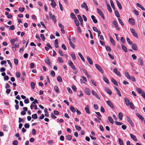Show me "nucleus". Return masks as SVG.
Returning <instances> with one entry per match:
<instances>
[{"label": "nucleus", "mask_w": 145, "mask_h": 145, "mask_svg": "<svg viewBox=\"0 0 145 145\" xmlns=\"http://www.w3.org/2000/svg\"><path fill=\"white\" fill-rule=\"evenodd\" d=\"M34 101L32 103V104L30 106L31 109L32 110L33 109V106H34V109L36 110L37 109V106L36 105H33V104H35L36 103H38V101L37 99H35L34 100Z\"/></svg>", "instance_id": "obj_1"}, {"label": "nucleus", "mask_w": 145, "mask_h": 145, "mask_svg": "<svg viewBox=\"0 0 145 145\" xmlns=\"http://www.w3.org/2000/svg\"><path fill=\"white\" fill-rule=\"evenodd\" d=\"M44 61L45 63L48 64L49 66H50L52 65V63L49 58L47 56H46V58L44 59Z\"/></svg>", "instance_id": "obj_2"}, {"label": "nucleus", "mask_w": 145, "mask_h": 145, "mask_svg": "<svg viewBox=\"0 0 145 145\" xmlns=\"http://www.w3.org/2000/svg\"><path fill=\"white\" fill-rule=\"evenodd\" d=\"M95 66L96 68L102 74H103L104 71L103 69L101 67L99 66V65L96 64H95Z\"/></svg>", "instance_id": "obj_3"}, {"label": "nucleus", "mask_w": 145, "mask_h": 145, "mask_svg": "<svg viewBox=\"0 0 145 145\" xmlns=\"http://www.w3.org/2000/svg\"><path fill=\"white\" fill-rule=\"evenodd\" d=\"M81 7L82 8H85L86 10L88 11L89 10L85 2H84L82 4H81Z\"/></svg>", "instance_id": "obj_4"}, {"label": "nucleus", "mask_w": 145, "mask_h": 145, "mask_svg": "<svg viewBox=\"0 0 145 145\" xmlns=\"http://www.w3.org/2000/svg\"><path fill=\"white\" fill-rule=\"evenodd\" d=\"M114 72L119 77H121V76L120 72L118 71L117 68H115L113 70Z\"/></svg>", "instance_id": "obj_5"}, {"label": "nucleus", "mask_w": 145, "mask_h": 145, "mask_svg": "<svg viewBox=\"0 0 145 145\" xmlns=\"http://www.w3.org/2000/svg\"><path fill=\"white\" fill-rule=\"evenodd\" d=\"M69 63L70 66L71 67L72 69L74 70L76 69V68L75 67L73 63L71 61H69Z\"/></svg>", "instance_id": "obj_6"}, {"label": "nucleus", "mask_w": 145, "mask_h": 145, "mask_svg": "<svg viewBox=\"0 0 145 145\" xmlns=\"http://www.w3.org/2000/svg\"><path fill=\"white\" fill-rule=\"evenodd\" d=\"M131 32L132 33V34L136 37H138V35L137 33L136 32L135 30L131 28L130 29Z\"/></svg>", "instance_id": "obj_7"}, {"label": "nucleus", "mask_w": 145, "mask_h": 145, "mask_svg": "<svg viewBox=\"0 0 145 145\" xmlns=\"http://www.w3.org/2000/svg\"><path fill=\"white\" fill-rule=\"evenodd\" d=\"M106 103L111 108H114V106L112 103V102L109 101L108 100L106 101Z\"/></svg>", "instance_id": "obj_8"}, {"label": "nucleus", "mask_w": 145, "mask_h": 145, "mask_svg": "<svg viewBox=\"0 0 145 145\" xmlns=\"http://www.w3.org/2000/svg\"><path fill=\"white\" fill-rule=\"evenodd\" d=\"M97 12L101 16L103 19H105V17L99 8H97Z\"/></svg>", "instance_id": "obj_9"}, {"label": "nucleus", "mask_w": 145, "mask_h": 145, "mask_svg": "<svg viewBox=\"0 0 145 145\" xmlns=\"http://www.w3.org/2000/svg\"><path fill=\"white\" fill-rule=\"evenodd\" d=\"M129 23L132 25H134L135 24V21L133 18H130L129 19Z\"/></svg>", "instance_id": "obj_10"}, {"label": "nucleus", "mask_w": 145, "mask_h": 145, "mask_svg": "<svg viewBox=\"0 0 145 145\" xmlns=\"http://www.w3.org/2000/svg\"><path fill=\"white\" fill-rule=\"evenodd\" d=\"M91 93L93 95L95 96L98 99H100L99 97L98 94H97V92H95V91H94L93 90H92L91 91Z\"/></svg>", "instance_id": "obj_11"}, {"label": "nucleus", "mask_w": 145, "mask_h": 145, "mask_svg": "<svg viewBox=\"0 0 145 145\" xmlns=\"http://www.w3.org/2000/svg\"><path fill=\"white\" fill-rule=\"evenodd\" d=\"M114 89L116 91L117 93L120 97L121 96V92L118 89L116 86L114 87Z\"/></svg>", "instance_id": "obj_12"}, {"label": "nucleus", "mask_w": 145, "mask_h": 145, "mask_svg": "<svg viewBox=\"0 0 145 145\" xmlns=\"http://www.w3.org/2000/svg\"><path fill=\"white\" fill-rule=\"evenodd\" d=\"M132 48L133 50H137L138 49V47L136 44H132Z\"/></svg>", "instance_id": "obj_13"}, {"label": "nucleus", "mask_w": 145, "mask_h": 145, "mask_svg": "<svg viewBox=\"0 0 145 145\" xmlns=\"http://www.w3.org/2000/svg\"><path fill=\"white\" fill-rule=\"evenodd\" d=\"M105 89L106 91L108 94L110 95H111L112 94V91L109 88L106 87Z\"/></svg>", "instance_id": "obj_14"}, {"label": "nucleus", "mask_w": 145, "mask_h": 145, "mask_svg": "<svg viewBox=\"0 0 145 145\" xmlns=\"http://www.w3.org/2000/svg\"><path fill=\"white\" fill-rule=\"evenodd\" d=\"M136 115L140 120L142 121L144 120V117L140 114L138 113H137L136 114Z\"/></svg>", "instance_id": "obj_15"}, {"label": "nucleus", "mask_w": 145, "mask_h": 145, "mask_svg": "<svg viewBox=\"0 0 145 145\" xmlns=\"http://www.w3.org/2000/svg\"><path fill=\"white\" fill-rule=\"evenodd\" d=\"M85 92L86 94L88 95H89L90 94V91L88 88H86L85 89Z\"/></svg>", "instance_id": "obj_16"}, {"label": "nucleus", "mask_w": 145, "mask_h": 145, "mask_svg": "<svg viewBox=\"0 0 145 145\" xmlns=\"http://www.w3.org/2000/svg\"><path fill=\"white\" fill-rule=\"evenodd\" d=\"M130 137L131 138L133 139L135 141H137V137L135 135H133L132 134H131L130 135Z\"/></svg>", "instance_id": "obj_17"}, {"label": "nucleus", "mask_w": 145, "mask_h": 145, "mask_svg": "<svg viewBox=\"0 0 145 145\" xmlns=\"http://www.w3.org/2000/svg\"><path fill=\"white\" fill-rule=\"evenodd\" d=\"M109 38L110 42H111L112 44L114 46L115 45V41L113 38L111 36Z\"/></svg>", "instance_id": "obj_18"}, {"label": "nucleus", "mask_w": 145, "mask_h": 145, "mask_svg": "<svg viewBox=\"0 0 145 145\" xmlns=\"http://www.w3.org/2000/svg\"><path fill=\"white\" fill-rule=\"evenodd\" d=\"M87 59L89 63L91 65H93V62L92 60L88 56L87 57Z\"/></svg>", "instance_id": "obj_19"}, {"label": "nucleus", "mask_w": 145, "mask_h": 145, "mask_svg": "<svg viewBox=\"0 0 145 145\" xmlns=\"http://www.w3.org/2000/svg\"><path fill=\"white\" fill-rule=\"evenodd\" d=\"M91 18L93 20V22L95 23H97V21L96 19H95V17L93 15L91 16Z\"/></svg>", "instance_id": "obj_20"}, {"label": "nucleus", "mask_w": 145, "mask_h": 145, "mask_svg": "<svg viewBox=\"0 0 145 145\" xmlns=\"http://www.w3.org/2000/svg\"><path fill=\"white\" fill-rule=\"evenodd\" d=\"M121 47L123 50L125 52H127V50L126 46L123 45H121Z\"/></svg>", "instance_id": "obj_21"}, {"label": "nucleus", "mask_w": 145, "mask_h": 145, "mask_svg": "<svg viewBox=\"0 0 145 145\" xmlns=\"http://www.w3.org/2000/svg\"><path fill=\"white\" fill-rule=\"evenodd\" d=\"M137 5L138 7L140 8L142 10H145V8L140 4L139 3H137Z\"/></svg>", "instance_id": "obj_22"}, {"label": "nucleus", "mask_w": 145, "mask_h": 145, "mask_svg": "<svg viewBox=\"0 0 145 145\" xmlns=\"http://www.w3.org/2000/svg\"><path fill=\"white\" fill-rule=\"evenodd\" d=\"M125 100L126 105L127 106H129L130 103L129 100L126 99V98H125Z\"/></svg>", "instance_id": "obj_23"}, {"label": "nucleus", "mask_w": 145, "mask_h": 145, "mask_svg": "<svg viewBox=\"0 0 145 145\" xmlns=\"http://www.w3.org/2000/svg\"><path fill=\"white\" fill-rule=\"evenodd\" d=\"M116 3L117 5V6H118V8H119L120 10L122 9V7L121 6V5L120 3L118 1V0H116Z\"/></svg>", "instance_id": "obj_24"}, {"label": "nucleus", "mask_w": 145, "mask_h": 145, "mask_svg": "<svg viewBox=\"0 0 145 145\" xmlns=\"http://www.w3.org/2000/svg\"><path fill=\"white\" fill-rule=\"evenodd\" d=\"M103 79L105 82L107 84H109V81L108 79L105 76H103Z\"/></svg>", "instance_id": "obj_25"}, {"label": "nucleus", "mask_w": 145, "mask_h": 145, "mask_svg": "<svg viewBox=\"0 0 145 145\" xmlns=\"http://www.w3.org/2000/svg\"><path fill=\"white\" fill-rule=\"evenodd\" d=\"M71 17L73 19H76V17L75 16L74 14L73 13H71L70 14Z\"/></svg>", "instance_id": "obj_26"}, {"label": "nucleus", "mask_w": 145, "mask_h": 145, "mask_svg": "<svg viewBox=\"0 0 145 145\" xmlns=\"http://www.w3.org/2000/svg\"><path fill=\"white\" fill-rule=\"evenodd\" d=\"M111 5L114 10H115V7L113 2L112 0H110Z\"/></svg>", "instance_id": "obj_27"}, {"label": "nucleus", "mask_w": 145, "mask_h": 145, "mask_svg": "<svg viewBox=\"0 0 145 145\" xmlns=\"http://www.w3.org/2000/svg\"><path fill=\"white\" fill-rule=\"evenodd\" d=\"M78 55L80 57L81 59L84 62H85V59H84V57H83L82 55L81 54V53L79 52L78 53Z\"/></svg>", "instance_id": "obj_28"}, {"label": "nucleus", "mask_w": 145, "mask_h": 145, "mask_svg": "<svg viewBox=\"0 0 145 145\" xmlns=\"http://www.w3.org/2000/svg\"><path fill=\"white\" fill-rule=\"evenodd\" d=\"M51 5L52 7L55 8L56 6V3L54 1H52Z\"/></svg>", "instance_id": "obj_29"}, {"label": "nucleus", "mask_w": 145, "mask_h": 145, "mask_svg": "<svg viewBox=\"0 0 145 145\" xmlns=\"http://www.w3.org/2000/svg\"><path fill=\"white\" fill-rule=\"evenodd\" d=\"M113 24L114 25L115 27H117L118 26V25L117 24V23L116 20H114L113 21Z\"/></svg>", "instance_id": "obj_30"}, {"label": "nucleus", "mask_w": 145, "mask_h": 145, "mask_svg": "<svg viewBox=\"0 0 145 145\" xmlns=\"http://www.w3.org/2000/svg\"><path fill=\"white\" fill-rule=\"evenodd\" d=\"M107 9L108 10V11L110 13H111L112 12V10L110 5L109 4H107Z\"/></svg>", "instance_id": "obj_31"}, {"label": "nucleus", "mask_w": 145, "mask_h": 145, "mask_svg": "<svg viewBox=\"0 0 145 145\" xmlns=\"http://www.w3.org/2000/svg\"><path fill=\"white\" fill-rule=\"evenodd\" d=\"M111 81L116 86H118V84L116 80L114 79H112Z\"/></svg>", "instance_id": "obj_32"}, {"label": "nucleus", "mask_w": 145, "mask_h": 145, "mask_svg": "<svg viewBox=\"0 0 145 145\" xmlns=\"http://www.w3.org/2000/svg\"><path fill=\"white\" fill-rule=\"evenodd\" d=\"M125 76L129 80H131V77L128 72H125Z\"/></svg>", "instance_id": "obj_33"}, {"label": "nucleus", "mask_w": 145, "mask_h": 145, "mask_svg": "<svg viewBox=\"0 0 145 145\" xmlns=\"http://www.w3.org/2000/svg\"><path fill=\"white\" fill-rule=\"evenodd\" d=\"M119 143L120 145H123V140L120 138H118Z\"/></svg>", "instance_id": "obj_34"}, {"label": "nucleus", "mask_w": 145, "mask_h": 145, "mask_svg": "<svg viewBox=\"0 0 145 145\" xmlns=\"http://www.w3.org/2000/svg\"><path fill=\"white\" fill-rule=\"evenodd\" d=\"M71 56L73 59L75 60L76 59V57L74 53L72 52L71 53Z\"/></svg>", "instance_id": "obj_35"}, {"label": "nucleus", "mask_w": 145, "mask_h": 145, "mask_svg": "<svg viewBox=\"0 0 145 145\" xmlns=\"http://www.w3.org/2000/svg\"><path fill=\"white\" fill-rule=\"evenodd\" d=\"M115 15L118 18H120V16L118 11L117 10H115L114 11Z\"/></svg>", "instance_id": "obj_36"}, {"label": "nucleus", "mask_w": 145, "mask_h": 145, "mask_svg": "<svg viewBox=\"0 0 145 145\" xmlns=\"http://www.w3.org/2000/svg\"><path fill=\"white\" fill-rule=\"evenodd\" d=\"M138 62L141 66L143 65V62L142 59L141 58H139L138 59Z\"/></svg>", "instance_id": "obj_37"}, {"label": "nucleus", "mask_w": 145, "mask_h": 145, "mask_svg": "<svg viewBox=\"0 0 145 145\" xmlns=\"http://www.w3.org/2000/svg\"><path fill=\"white\" fill-rule=\"evenodd\" d=\"M85 110L86 112L88 114H90V112L89 109V107L88 106H87V107L85 108Z\"/></svg>", "instance_id": "obj_38"}, {"label": "nucleus", "mask_w": 145, "mask_h": 145, "mask_svg": "<svg viewBox=\"0 0 145 145\" xmlns=\"http://www.w3.org/2000/svg\"><path fill=\"white\" fill-rule=\"evenodd\" d=\"M106 49V51L108 52H110L111 51V49L110 47L108 46H105Z\"/></svg>", "instance_id": "obj_39"}, {"label": "nucleus", "mask_w": 145, "mask_h": 145, "mask_svg": "<svg viewBox=\"0 0 145 145\" xmlns=\"http://www.w3.org/2000/svg\"><path fill=\"white\" fill-rule=\"evenodd\" d=\"M72 138V137L71 135H68L66 137V139L67 140H70Z\"/></svg>", "instance_id": "obj_40"}, {"label": "nucleus", "mask_w": 145, "mask_h": 145, "mask_svg": "<svg viewBox=\"0 0 145 145\" xmlns=\"http://www.w3.org/2000/svg\"><path fill=\"white\" fill-rule=\"evenodd\" d=\"M109 121L111 123H113L114 121L112 118L110 116H109L108 117Z\"/></svg>", "instance_id": "obj_41"}, {"label": "nucleus", "mask_w": 145, "mask_h": 145, "mask_svg": "<svg viewBox=\"0 0 145 145\" xmlns=\"http://www.w3.org/2000/svg\"><path fill=\"white\" fill-rule=\"evenodd\" d=\"M38 118L37 114H33L32 115V118L33 119H36Z\"/></svg>", "instance_id": "obj_42"}, {"label": "nucleus", "mask_w": 145, "mask_h": 145, "mask_svg": "<svg viewBox=\"0 0 145 145\" xmlns=\"http://www.w3.org/2000/svg\"><path fill=\"white\" fill-rule=\"evenodd\" d=\"M74 22L76 25L77 26H78L79 25V23L78 20L76 19L74 20Z\"/></svg>", "instance_id": "obj_43"}, {"label": "nucleus", "mask_w": 145, "mask_h": 145, "mask_svg": "<svg viewBox=\"0 0 145 145\" xmlns=\"http://www.w3.org/2000/svg\"><path fill=\"white\" fill-rule=\"evenodd\" d=\"M55 91L57 93L59 92V89L57 86H55L54 87Z\"/></svg>", "instance_id": "obj_44"}, {"label": "nucleus", "mask_w": 145, "mask_h": 145, "mask_svg": "<svg viewBox=\"0 0 145 145\" xmlns=\"http://www.w3.org/2000/svg\"><path fill=\"white\" fill-rule=\"evenodd\" d=\"M137 90L138 92L140 94H141L143 92V91H142V89L140 88H137Z\"/></svg>", "instance_id": "obj_45"}, {"label": "nucleus", "mask_w": 145, "mask_h": 145, "mask_svg": "<svg viewBox=\"0 0 145 145\" xmlns=\"http://www.w3.org/2000/svg\"><path fill=\"white\" fill-rule=\"evenodd\" d=\"M118 117L120 119L122 120V119L123 114L122 113L120 112L118 114Z\"/></svg>", "instance_id": "obj_46"}, {"label": "nucleus", "mask_w": 145, "mask_h": 145, "mask_svg": "<svg viewBox=\"0 0 145 145\" xmlns=\"http://www.w3.org/2000/svg\"><path fill=\"white\" fill-rule=\"evenodd\" d=\"M127 42L129 43V44H130L131 45L133 44V42L132 41H130L129 38H127Z\"/></svg>", "instance_id": "obj_47"}, {"label": "nucleus", "mask_w": 145, "mask_h": 145, "mask_svg": "<svg viewBox=\"0 0 145 145\" xmlns=\"http://www.w3.org/2000/svg\"><path fill=\"white\" fill-rule=\"evenodd\" d=\"M70 109L73 112H75V108L73 106H71L70 108Z\"/></svg>", "instance_id": "obj_48"}, {"label": "nucleus", "mask_w": 145, "mask_h": 145, "mask_svg": "<svg viewBox=\"0 0 145 145\" xmlns=\"http://www.w3.org/2000/svg\"><path fill=\"white\" fill-rule=\"evenodd\" d=\"M129 105H130L131 109H135L134 105L132 102H130Z\"/></svg>", "instance_id": "obj_49"}, {"label": "nucleus", "mask_w": 145, "mask_h": 145, "mask_svg": "<svg viewBox=\"0 0 145 145\" xmlns=\"http://www.w3.org/2000/svg\"><path fill=\"white\" fill-rule=\"evenodd\" d=\"M50 74L51 75V76L52 77H54L55 76V73L54 71H51Z\"/></svg>", "instance_id": "obj_50"}, {"label": "nucleus", "mask_w": 145, "mask_h": 145, "mask_svg": "<svg viewBox=\"0 0 145 145\" xmlns=\"http://www.w3.org/2000/svg\"><path fill=\"white\" fill-rule=\"evenodd\" d=\"M35 84L33 82L31 83V86L32 89H34L35 88Z\"/></svg>", "instance_id": "obj_51"}, {"label": "nucleus", "mask_w": 145, "mask_h": 145, "mask_svg": "<svg viewBox=\"0 0 145 145\" xmlns=\"http://www.w3.org/2000/svg\"><path fill=\"white\" fill-rule=\"evenodd\" d=\"M57 81L59 82H62V78L59 76H57Z\"/></svg>", "instance_id": "obj_52"}, {"label": "nucleus", "mask_w": 145, "mask_h": 145, "mask_svg": "<svg viewBox=\"0 0 145 145\" xmlns=\"http://www.w3.org/2000/svg\"><path fill=\"white\" fill-rule=\"evenodd\" d=\"M75 127L76 129L78 131H80L81 130V128L80 127L77 125H75Z\"/></svg>", "instance_id": "obj_53"}, {"label": "nucleus", "mask_w": 145, "mask_h": 145, "mask_svg": "<svg viewBox=\"0 0 145 145\" xmlns=\"http://www.w3.org/2000/svg\"><path fill=\"white\" fill-rule=\"evenodd\" d=\"M58 61L60 63H62L63 62V61L62 60V58L61 57H59L58 58Z\"/></svg>", "instance_id": "obj_54"}, {"label": "nucleus", "mask_w": 145, "mask_h": 145, "mask_svg": "<svg viewBox=\"0 0 145 145\" xmlns=\"http://www.w3.org/2000/svg\"><path fill=\"white\" fill-rule=\"evenodd\" d=\"M115 123L116 125H122L123 124V123L117 121H115Z\"/></svg>", "instance_id": "obj_55"}, {"label": "nucleus", "mask_w": 145, "mask_h": 145, "mask_svg": "<svg viewBox=\"0 0 145 145\" xmlns=\"http://www.w3.org/2000/svg\"><path fill=\"white\" fill-rule=\"evenodd\" d=\"M69 44L71 46L73 49H74L75 48V46L74 44L72 42H70L69 43Z\"/></svg>", "instance_id": "obj_56"}, {"label": "nucleus", "mask_w": 145, "mask_h": 145, "mask_svg": "<svg viewBox=\"0 0 145 145\" xmlns=\"http://www.w3.org/2000/svg\"><path fill=\"white\" fill-rule=\"evenodd\" d=\"M52 19L54 23H55L56 22V19L55 18V16L54 15H53Z\"/></svg>", "instance_id": "obj_57"}, {"label": "nucleus", "mask_w": 145, "mask_h": 145, "mask_svg": "<svg viewBox=\"0 0 145 145\" xmlns=\"http://www.w3.org/2000/svg\"><path fill=\"white\" fill-rule=\"evenodd\" d=\"M14 62L16 65H18V59L15 58L14 59Z\"/></svg>", "instance_id": "obj_58"}, {"label": "nucleus", "mask_w": 145, "mask_h": 145, "mask_svg": "<svg viewBox=\"0 0 145 145\" xmlns=\"http://www.w3.org/2000/svg\"><path fill=\"white\" fill-rule=\"evenodd\" d=\"M18 142L17 140H14L12 142V144L13 145H17Z\"/></svg>", "instance_id": "obj_59"}, {"label": "nucleus", "mask_w": 145, "mask_h": 145, "mask_svg": "<svg viewBox=\"0 0 145 145\" xmlns=\"http://www.w3.org/2000/svg\"><path fill=\"white\" fill-rule=\"evenodd\" d=\"M59 53L60 55L61 56H63V54L62 51L60 49L59 50Z\"/></svg>", "instance_id": "obj_60"}, {"label": "nucleus", "mask_w": 145, "mask_h": 145, "mask_svg": "<svg viewBox=\"0 0 145 145\" xmlns=\"http://www.w3.org/2000/svg\"><path fill=\"white\" fill-rule=\"evenodd\" d=\"M40 37H41V38L42 39V40L43 41H44L45 40V37L44 35L43 34H41L40 35Z\"/></svg>", "instance_id": "obj_61"}, {"label": "nucleus", "mask_w": 145, "mask_h": 145, "mask_svg": "<svg viewBox=\"0 0 145 145\" xmlns=\"http://www.w3.org/2000/svg\"><path fill=\"white\" fill-rule=\"evenodd\" d=\"M7 61L8 63L10 65V67H11V68H12V63L10 62V60H7Z\"/></svg>", "instance_id": "obj_62"}, {"label": "nucleus", "mask_w": 145, "mask_h": 145, "mask_svg": "<svg viewBox=\"0 0 145 145\" xmlns=\"http://www.w3.org/2000/svg\"><path fill=\"white\" fill-rule=\"evenodd\" d=\"M78 27H77V31L80 33H81V29L78 26H77Z\"/></svg>", "instance_id": "obj_63"}, {"label": "nucleus", "mask_w": 145, "mask_h": 145, "mask_svg": "<svg viewBox=\"0 0 145 145\" xmlns=\"http://www.w3.org/2000/svg\"><path fill=\"white\" fill-rule=\"evenodd\" d=\"M16 75L18 78H19L20 76V72H17L16 73Z\"/></svg>", "instance_id": "obj_64"}]
</instances>
